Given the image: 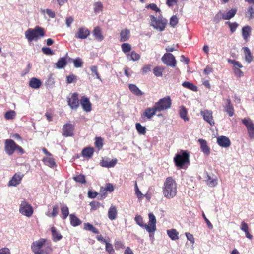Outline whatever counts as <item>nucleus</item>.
<instances>
[{
    "instance_id": "1",
    "label": "nucleus",
    "mask_w": 254,
    "mask_h": 254,
    "mask_svg": "<svg viewBox=\"0 0 254 254\" xmlns=\"http://www.w3.org/2000/svg\"><path fill=\"white\" fill-rule=\"evenodd\" d=\"M163 193L165 197L171 199L177 193V184L171 177H168L164 183Z\"/></svg>"
},
{
    "instance_id": "2",
    "label": "nucleus",
    "mask_w": 254,
    "mask_h": 254,
    "mask_svg": "<svg viewBox=\"0 0 254 254\" xmlns=\"http://www.w3.org/2000/svg\"><path fill=\"white\" fill-rule=\"evenodd\" d=\"M45 34L44 28L39 26L34 28L28 29L25 32V36L29 42L37 41L39 39L44 36Z\"/></svg>"
},
{
    "instance_id": "3",
    "label": "nucleus",
    "mask_w": 254,
    "mask_h": 254,
    "mask_svg": "<svg viewBox=\"0 0 254 254\" xmlns=\"http://www.w3.org/2000/svg\"><path fill=\"white\" fill-rule=\"evenodd\" d=\"M4 150L6 154L9 156L13 155L16 151L21 155L25 153L24 149L11 139L4 140Z\"/></svg>"
},
{
    "instance_id": "4",
    "label": "nucleus",
    "mask_w": 254,
    "mask_h": 254,
    "mask_svg": "<svg viewBox=\"0 0 254 254\" xmlns=\"http://www.w3.org/2000/svg\"><path fill=\"white\" fill-rule=\"evenodd\" d=\"M176 166L182 168L184 165L189 162V154L186 151H181L174 158Z\"/></svg>"
},
{
    "instance_id": "5",
    "label": "nucleus",
    "mask_w": 254,
    "mask_h": 254,
    "mask_svg": "<svg viewBox=\"0 0 254 254\" xmlns=\"http://www.w3.org/2000/svg\"><path fill=\"white\" fill-rule=\"evenodd\" d=\"M150 17L151 19L150 26L160 31H162L165 29L167 22L165 19L159 17L157 19L153 15H151Z\"/></svg>"
},
{
    "instance_id": "6",
    "label": "nucleus",
    "mask_w": 254,
    "mask_h": 254,
    "mask_svg": "<svg viewBox=\"0 0 254 254\" xmlns=\"http://www.w3.org/2000/svg\"><path fill=\"white\" fill-rule=\"evenodd\" d=\"M171 104L172 101L170 97L166 96L160 99L157 102L155 103L154 106L158 112H160L169 109Z\"/></svg>"
},
{
    "instance_id": "7",
    "label": "nucleus",
    "mask_w": 254,
    "mask_h": 254,
    "mask_svg": "<svg viewBox=\"0 0 254 254\" xmlns=\"http://www.w3.org/2000/svg\"><path fill=\"white\" fill-rule=\"evenodd\" d=\"M19 211L22 215L30 217L33 214V208L31 205L25 200L21 202Z\"/></svg>"
},
{
    "instance_id": "8",
    "label": "nucleus",
    "mask_w": 254,
    "mask_h": 254,
    "mask_svg": "<svg viewBox=\"0 0 254 254\" xmlns=\"http://www.w3.org/2000/svg\"><path fill=\"white\" fill-rule=\"evenodd\" d=\"M46 240L41 238L38 240L34 241L31 245V250L35 254H43L44 252L42 249L45 244Z\"/></svg>"
},
{
    "instance_id": "9",
    "label": "nucleus",
    "mask_w": 254,
    "mask_h": 254,
    "mask_svg": "<svg viewBox=\"0 0 254 254\" xmlns=\"http://www.w3.org/2000/svg\"><path fill=\"white\" fill-rule=\"evenodd\" d=\"M242 123L247 128L250 139L254 140V123L250 118H246L242 120Z\"/></svg>"
},
{
    "instance_id": "10",
    "label": "nucleus",
    "mask_w": 254,
    "mask_h": 254,
    "mask_svg": "<svg viewBox=\"0 0 254 254\" xmlns=\"http://www.w3.org/2000/svg\"><path fill=\"white\" fill-rule=\"evenodd\" d=\"M78 94L73 93L67 97L68 105L73 110H76L79 107Z\"/></svg>"
},
{
    "instance_id": "11",
    "label": "nucleus",
    "mask_w": 254,
    "mask_h": 254,
    "mask_svg": "<svg viewBox=\"0 0 254 254\" xmlns=\"http://www.w3.org/2000/svg\"><path fill=\"white\" fill-rule=\"evenodd\" d=\"M148 217V225L145 226V229L150 233L155 232L156 230V219L155 215L152 213H149Z\"/></svg>"
},
{
    "instance_id": "12",
    "label": "nucleus",
    "mask_w": 254,
    "mask_h": 254,
    "mask_svg": "<svg viewBox=\"0 0 254 254\" xmlns=\"http://www.w3.org/2000/svg\"><path fill=\"white\" fill-rule=\"evenodd\" d=\"M162 62L167 65L174 67L176 65V60L171 53H166L162 57Z\"/></svg>"
},
{
    "instance_id": "13",
    "label": "nucleus",
    "mask_w": 254,
    "mask_h": 254,
    "mask_svg": "<svg viewBox=\"0 0 254 254\" xmlns=\"http://www.w3.org/2000/svg\"><path fill=\"white\" fill-rule=\"evenodd\" d=\"M200 114L203 117V119L211 126L214 125L215 122L212 116V112L211 110L207 109L201 110Z\"/></svg>"
},
{
    "instance_id": "14",
    "label": "nucleus",
    "mask_w": 254,
    "mask_h": 254,
    "mask_svg": "<svg viewBox=\"0 0 254 254\" xmlns=\"http://www.w3.org/2000/svg\"><path fill=\"white\" fill-rule=\"evenodd\" d=\"M74 129V126L71 124H65L62 128L63 135L68 137L73 135V131Z\"/></svg>"
},
{
    "instance_id": "15",
    "label": "nucleus",
    "mask_w": 254,
    "mask_h": 254,
    "mask_svg": "<svg viewBox=\"0 0 254 254\" xmlns=\"http://www.w3.org/2000/svg\"><path fill=\"white\" fill-rule=\"evenodd\" d=\"M24 175L21 173H15L8 182V186H16L19 185Z\"/></svg>"
},
{
    "instance_id": "16",
    "label": "nucleus",
    "mask_w": 254,
    "mask_h": 254,
    "mask_svg": "<svg viewBox=\"0 0 254 254\" xmlns=\"http://www.w3.org/2000/svg\"><path fill=\"white\" fill-rule=\"evenodd\" d=\"M80 104L84 111L87 112L91 111V103L87 97L82 96L80 99Z\"/></svg>"
},
{
    "instance_id": "17",
    "label": "nucleus",
    "mask_w": 254,
    "mask_h": 254,
    "mask_svg": "<svg viewBox=\"0 0 254 254\" xmlns=\"http://www.w3.org/2000/svg\"><path fill=\"white\" fill-rule=\"evenodd\" d=\"M90 34V31L84 27L79 29L78 31L75 34V37L77 39H86Z\"/></svg>"
},
{
    "instance_id": "18",
    "label": "nucleus",
    "mask_w": 254,
    "mask_h": 254,
    "mask_svg": "<svg viewBox=\"0 0 254 254\" xmlns=\"http://www.w3.org/2000/svg\"><path fill=\"white\" fill-rule=\"evenodd\" d=\"M217 143L222 147H228L230 146L231 143L230 139L226 136H220L217 138Z\"/></svg>"
},
{
    "instance_id": "19",
    "label": "nucleus",
    "mask_w": 254,
    "mask_h": 254,
    "mask_svg": "<svg viewBox=\"0 0 254 254\" xmlns=\"http://www.w3.org/2000/svg\"><path fill=\"white\" fill-rule=\"evenodd\" d=\"M198 142L199 143L201 149L204 154L208 156L210 154V148L207 145L206 141L203 139H199Z\"/></svg>"
},
{
    "instance_id": "20",
    "label": "nucleus",
    "mask_w": 254,
    "mask_h": 254,
    "mask_svg": "<svg viewBox=\"0 0 254 254\" xmlns=\"http://www.w3.org/2000/svg\"><path fill=\"white\" fill-rule=\"evenodd\" d=\"M158 112L155 106L154 105L152 108H148L144 111L142 117L145 116L148 119L151 118L154 115L156 114V113Z\"/></svg>"
},
{
    "instance_id": "21",
    "label": "nucleus",
    "mask_w": 254,
    "mask_h": 254,
    "mask_svg": "<svg viewBox=\"0 0 254 254\" xmlns=\"http://www.w3.org/2000/svg\"><path fill=\"white\" fill-rule=\"evenodd\" d=\"M67 62L66 57H61L55 65L57 68L62 69L67 65Z\"/></svg>"
},
{
    "instance_id": "22",
    "label": "nucleus",
    "mask_w": 254,
    "mask_h": 254,
    "mask_svg": "<svg viewBox=\"0 0 254 254\" xmlns=\"http://www.w3.org/2000/svg\"><path fill=\"white\" fill-rule=\"evenodd\" d=\"M93 35L95 39L98 41H101L104 39V36L102 35L101 28L97 26L96 27L93 31Z\"/></svg>"
},
{
    "instance_id": "23",
    "label": "nucleus",
    "mask_w": 254,
    "mask_h": 254,
    "mask_svg": "<svg viewBox=\"0 0 254 254\" xmlns=\"http://www.w3.org/2000/svg\"><path fill=\"white\" fill-rule=\"evenodd\" d=\"M117 210L115 206L112 205L108 211V218L111 220H115L117 218Z\"/></svg>"
},
{
    "instance_id": "24",
    "label": "nucleus",
    "mask_w": 254,
    "mask_h": 254,
    "mask_svg": "<svg viewBox=\"0 0 254 254\" xmlns=\"http://www.w3.org/2000/svg\"><path fill=\"white\" fill-rule=\"evenodd\" d=\"M45 165L50 168H54L57 166L55 159L51 156L46 157L43 159Z\"/></svg>"
},
{
    "instance_id": "25",
    "label": "nucleus",
    "mask_w": 254,
    "mask_h": 254,
    "mask_svg": "<svg viewBox=\"0 0 254 254\" xmlns=\"http://www.w3.org/2000/svg\"><path fill=\"white\" fill-rule=\"evenodd\" d=\"M41 84L40 80L35 77L32 78L29 81V86L32 88L38 89L40 88Z\"/></svg>"
},
{
    "instance_id": "26",
    "label": "nucleus",
    "mask_w": 254,
    "mask_h": 254,
    "mask_svg": "<svg viewBox=\"0 0 254 254\" xmlns=\"http://www.w3.org/2000/svg\"><path fill=\"white\" fill-rule=\"evenodd\" d=\"M120 41L125 42L127 41L130 37V31L127 29L122 30L120 32Z\"/></svg>"
},
{
    "instance_id": "27",
    "label": "nucleus",
    "mask_w": 254,
    "mask_h": 254,
    "mask_svg": "<svg viewBox=\"0 0 254 254\" xmlns=\"http://www.w3.org/2000/svg\"><path fill=\"white\" fill-rule=\"evenodd\" d=\"M117 159H113L111 161L102 160L101 162V165L104 167L110 168L114 167L117 163Z\"/></svg>"
},
{
    "instance_id": "28",
    "label": "nucleus",
    "mask_w": 254,
    "mask_h": 254,
    "mask_svg": "<svg viewBox=\"0 0 254 254\" xmlns=\"http://www.w3.org/2000/svg\"><path fill=\"white\" fill-rule=\"evenodd\" d=\"M128 87L131 92L136 96H139L143 94V93L135 84H130Z\"/></svg>"
},
{
    "instance_id": "29",
    "label": "nucleus",
    "mask_w": 254,
    "mask_h": 254,
    "mask_svg": "<svg viewBox=\"0 0 254 254\" xmlns=\"http://www.w3.org/2000/svg\"><path fill=\"white\" fill-rule=\"evenodd\" d=\"M225 110L230 117L233 116L234 108L229 99H227V104L225 106Z\"/></svg>"
},
{
    "instance_id": "30",
    "label": "nucleus",
    "mask_w": 254,
    "mask_h": 254,
    "mask_svg": "<svg viewBox=\"0 0 254 254\" xmlns=\"http://www.w3.org/2000/svg\"><path fill=\"white\" fill-rule=\"evenodd\" d=\"M51 232L53 237V240L55 242H57L58 241L62 239L63 236L62 235L57 231L56 229L54 227H52L51 228Z\"/></svg>"
},
{
    "instance_id": "31",
    "label": "nucleus",
    "mask_w": 254,
    "mask_h": 254,
    "mask_svg": "<svg viewBox=\"0 0 254 254\" xmlns=\"http://www.w3.org/2000/svg\"><path fill=\"white\" fill-rule=\"evenodd\" d=\"M237 12V9H231L229 10L227 13L223 14L222 17L224 20H229L233 18Z\"/></svg>"
},
{
    "instance_id": "32",
    "label": "nucleus",
    "mask_w": 254,
    "mask_h": 254,
    "mask_svg": "<svg viewBox=\"0 0 254 254\" xmlns=\"http://www.w3.org/2000/svg\"><path fill=\"white\" fill-rule=\"evenodd\" d=\"M70 224L74 227L77 226L81 224V221L77 218L74 214L69 215Z\"/></svg>"
},
{
    "instance_id": "33",
    "label": "nucleus",
    "mask_w": 254,
    "mask_h": 254,
    "mask_svg": "<svg viewBox=\"0 0 254 254\" xmlns=\"http://www.w3.org/2000/svg\"><path fill=\"white\" fill-rule=\"evenodd\" d=\"M245 54V60L250 63L253 60V56H252L251 51L248 47H244L243 48Z\"/></svg>"
},
{
    "instance_id": "34",
    "label": "nucleus",
    "mask_w": 254,
    "mask_h": 254,
    "mask_svg": "<svg viewBox=\"0 0 254 254\" xmlns=\"http://www.w3.org/2000/svg\"><path fill=\"white\" fill-rule=\"evenodd\" d=\"M167 234L169 237L173 240H176L179 239V233L176 229H172L167 230Z\"/></svg>"
},
{
    "instance_id": "35",
    "label": "nucleus",
    "mask_w": 254,
    "mask_h": 254,
    "mask_svg": "<svg viewBox=\"0 0 254 254\" xmlns=\"http://www.w3.org/2000/svg\"><path fill=\"white\" fill-rule=\"evenodd\" d=\"M251 31V28L249 26H244L242 28V36L245 40H247V39L250 37Z\"/></svg>"
},
{
    "instance_id": "36",
    "label": "nucleus",
    "mask_w": 254,
    "mask_h": 254,
    "mask_svg": "<svg viewBox=\"0 0 254 254\" xmlns=\"http://www.w3.org/2000/svg\"><path fill=\"white\" fill-rule=\"evenodd\" d=\"M61 210L62 212V218L63 219H65L69 215V209L66 205H61Z\"/></svg>"
},
{
    "instance_id": "37",
    "label": "nucleus",
    "mask_w": 254,
    "mask_h": 254,
    "mask_svg": "<svg viewBox=\"0 0 254 254\" xmlns=\"http://www.w3.org/2000/svg\"><path fill=\"white\" fill-rule=\"evenodd\" d=\"M84 229L86 230L90 231L95 234H99V231L89 223L84 224Z\"/></svg>"
},
{
    "instance_id": "38",
    "label": "nucleus",
    "mask_w": 254,
    "mask_h": 254,
    "mask_svg": "<svg viewBox=\"0 0 254 254\" xmlns=\"http://www.w3.org/2000/svg\"><path fill=\"white\" fill-rule=\"evenodd\" d=\"M93 152L94 150L92 148L87 147L83 149L82 154L83 156L90 158L93 155Z\"/></svg>"
},
{
    "instance_id": "39",
    "label": "nucleus",
    "mask_w": 254,
    "mask_h": 254,
    "mask_svg": "<svg viewBox=\"0 0 254 254\" xmlns=\"http://www.w3.org/2000/svg\"><path fill=\"white\" fill-rule=\"evenodd\" d=\"M179 114L180 117L184 119L185 121H187L189 120L188 117H187V111L186 108L184 106H181L179 110Z\"/></svg>"
},
{
    "instance_id": "40",
    "label": "nucleus",
    "mask_w": 254,
    "mask_h": 254,
    "mask_svg": "<svg viewBox=\"0 0 254 254\" xmlns=\"http://www.w3.org/2000/svg\"><path fill=\"white\" fill-rule=\"evenodd\" d=\"M182 85L183 87H184L186 88L189 89L190 90H191L192 91H197V87L196 86L194 85V84H193L192 83L189 82L188 81L184 82L182 83Z\"/></svg>"
},
{
    "instance_id": "41",
    "label": "nucleus",
    "mask_w": 254,
    "mask_h": 254,
    "mask_svg": "<svg viewBox=\"0 0 254 254\" xmlns=\"http://www.w3.org/2000/svg\"><path fill=\"white\" fill-rule=\"evenodd\" d=\"M135 127L140 134L144 135L146 132V128L145 127L142 126L140 123H137L135 124Z\"/></svg>"
},
{
    "instance_id": "42",
    "label": "nucleus",
    "mask_w": 254,
    "mask_h": 254,
    "mask_svg": "<svg viewBox=\"0 0 254 254\" xmlns=\"http://www.w3.org/2000/svg\"><path fill=\"white\" fill-rule=\"evenodd\" d=\"M246 16L249 19L254 18V6H250L246 12Z\"/></svg>"
},
{
    "instance_id": "43",
    "label": "nucleus",
    "mask_w": 254,
    "mask_h": 254,
    "mask_svg": "<svg viewBox=\"0 0 254 254\" xmlns=\"http://www.w3.org/2000/svg\"><path fill=\"white\" fill-rule=\"evenodd\" d=\"M92 72V75H95L97 79L102 81V79L98 71V67L96 66H92L90 67Z\"/></svg>"
},
{
    "instance_id": "44",
    "label": "nucleus",
    "mask_w": 254,
    "mask_h": 254,
    "mask_svg": "<svg viewBox=\"0 0 254 254\" xmlns=\"http://www.w3.org/2000/svg\"><path fill=\"white\" fill-rule=\"evenodd\" d=\"M164 70V68L162 66L155 67L153 69V73L157 77L162 76V72Z\"/></svg>"
},
{
    "instance_id": "45",
    "label": "nucleus",
    "mask_w": 254,
    "mask_h": 254,
    "mask_svg": "<svg viewBox=\"0 0 254 254\" xmlns=\"http://www.w3.org/2000/svg\"><path fill=\"white\" fill-rule=\"evenodd\" d=\"M73 179L76 182L81 184H84L86 183L85 177L84 175L82 174H80L74 177Z\"/></svg>"
},
{
    "instance_id": "46",
    "label": "nucleus",
    "mask_w": 254,
    "mask_h": 254,
    "mask_svg": "<svg viewBox=\"0 0 254 254\" xmlns=\"http://www.w3.org/2000/svg\"><path fill=\"white\" fill-rule=\"evenodd\" d=\"M16 116V112L13 110H10L5 113L4 117L7 120H12Z\"/></svg>"
},
{
    "instance_id": "47",
    "label": "nucleus",
    "mask_w": 254,
    "mask_h": 254,
    "mask_svg": "<svg viewBox=\"0 0 254 254\" xmlns=\"http://www.w3.org/2000/svg\"><path fill=\"white\" fill-rule=\"evenodd\" d=\"M136 223L140 227L145 228V226L147 224H143V218L140 215H136L134 218Z\"/></svg>"
},
{
    "instance_id": "48",
    "label": "nucleus",
    "mask_w": 254,
    "mask_h": 254,
    "mask_svg": "<svg viewBox=\"0 0 254 254\" xmlns=\"http://www.w3.org/2000/svg\"><path fill=\"white\" fill-rule=\"evenodd\" d=\"M74 66L76 68L81 67L83 65V62L81 59L80 58H77L73 60Z\"/></svg>"
},
{
    "instance_id": "49",
    "label": "nucleus",
    "mask_w": 254,
    "mask_h": 254,
    "mask_svg": "<svg viewBox=\"0 0 254 254\" xmlns=\"http://www.w3.org/2000/svg\"><path fill=\"white\" fill-rule=\"evenodd\" d=\"M77 81V77L76 75L71 74L66 77V82L68 84H71L76 82Z\"/></svg>"
},
{
    "instance_id": "50",
    "label": "nucleus",
    "mask_w": 254,
    "mask_h": 254,
    "mask_svg": "<svg viewBox=\"0 0 254 254\" xmlns=\"http://www.w3.org/2000/svg\"><path fill=\"white\" fill-rule=\"evenodd\" d=\"M121 48L124 53H127L130 51L131 49V45L127 43H124L122 44Z\"/></svg>"
},
{
    "instance_id": "51",
    "label": "nucleus",
    "mask_w": 254,
    "mask_h": 254,
    "mask_svg": "<svg viewBox=\"0 0 254 254\" xmlns=\"http://www.w3.org/2000/svg\"><path fill=\"white\" fill-rule=\"evenodd\" d=\"M103 139L100 137L95 138V145L99 149L102 148L103 145Z\"/></svg>"
},
{
    "instance_id": "52",
    "label": "nucleus",
    "mask_w": 254,
    "mask_h": 254,
    "mask_svg": "<svg viewBox=\"0 0 254 254\" xmlns=\"http://www.w3.org/2000/svg\"><path fill=\"white\" fill-rule=\"evenodd\" d=\"M129 57L130 58V60L133 61H138L140 58V55L134 51H132L130 55H128L127 58H128Z\"/></svg>"
},
{
    "instance_id": "53",
    "label": "nucleus",
    "mask_w": 254,
    "mask_h": 254,
    "mask_svg": "<svg viewBox=\"0 0 254 254\" xmlns=\"http://www.w3.org/2000/svg\"><path fill=\"white\" fill-rule=\"evenodd\" d=\"M89 205L91 206V210L92 211L97 210L101 206L100 202L95 201L91 202Z\"/></svg>"
},
{
    "instance_id": "54",
    "label": "nucleus",
    "mask_w": 254,
    "mask_h": 254,
    "mask_svg": "<svg viewBox=\"0 0 254 254\" xmlns=\"http://www.w3.org/2000/svg\"><path fill=\"white\" fill-rule=\"evenodd\" d=\"M41 12L43 14H44L46 12L49 17L51 18L55 17V12L51 9H46V10H41Z\"/></svg>"
},
{
    "instance_id": "55",
    "label": "nucleus",
    "mask_w": 254,
    "mask_h": 254,
    "mask_svg": "<svg viewBox=\"0 0 254 254\" xmlns=\"http://www.w3.org/2000/svg\"><path fill=\"white\" fill-rule=\"evenodd\" d=\"M226 23L229 26L231 33H234L236 31L237 28L238 26V24L236 22L231 23L228 21Z\"/></svg>"
},
{
    "instance_id": "56",
    "label": "nucleus",
    "mask_w": 254,
    "mask_h": 254,
    "mask_svg": "<svg viewBox=\"0 0 254 254\" xmlns=\"http://www.w3.org/2000/svg\"><path fill=\"white\" fill-rule=\"evenodd\" d=\"M135 193L139 199H141L144 196L138 187L136 181L135 182Z\"/></svg>"
},
{
    "instance_id": "57",
    "label": "nucleus",
    "mask_w": 254,
    "mask_h": 254,
    "mask_svg": "<svg viewBox=\"0 0 254 254\" xmlns=\"http://www.w3.org/2000/svg\"><path fill=\"white\" fill-rule=\"evenodd\" d=\"M106 251L109 254H113L115 253L113 247V245L107 242L106 244Z\"/></svg>"
},
{
    "instance_id": "58",
    "label": "nucleus",
    "mask_w": 254,
    "mask_h": 254,
    "mask_svg": "<svg viewBox=\"0 0 254 254\" xmlns=\"http://www.w3.org/2000/svg\"><path fill=\"white\" fill-rule=\"evenodd\" d=\"M94 11L96 13L101 11L103 8V5L101 2H97L94 4Z\"/></svg>"
},
{
    "instance_id": "59",
    "label": "nucleus",
    "mask_w": 254,
    "mask_h": 254,
    "mask_svg": "<svg viewBox=\"0 0 254 254\" xmlns=\"http://www.w3.org/2000/svg\"><path fill=\"white\" fill-rule=\"evenodd\" d=\"M207 184L210 187H214L217 185V180L215 179H212L209 176H208Z\"/></svg>"
},
{
    "instance_id": "60",
    "label": "nucleus",
    "mask_w": 254,
    "mask_h": 254,
    "mask_svg": "<svg viewBox=\"0 0 254 254\" xmlns=\"http://www.w3.org/2000/svg\"><path fill=\"white\" fill-rule=\"evenodd\" d=\"M178 23V19L176 16L171 17L170 20V25L173 27L175 26Z\"/></svg>"
},
{
    "instance_id": "61",
    "label": "nucleus",
    "mask_w": 254,
    "mask_h": 254,
    "mask_svg": "<svg viewBox=\"0 0 254 254\" xmlns=\"http://www.w3.org/2000/svg\"><path fill=\"white\" fill-rule=\"evenodd\" d=\"M42 51L44 54L47 55H53L54 54L53 51L48 47H43L42 48Z\"/></svg>"
},
{
    "instance_id": "62",
    "label": "nucleus",
    "mask_w": 254,
    "mask_h": 254,
    "mask_svg": "<svg viewBox=\"0 0 254 254\" xmlns=\"http://www.w3.org/2000/svg\"><path fill=\"white\" fill-rule=\"evenodd\" d=\"M185 235L187 239L190 241L191 244H193L194 243V238L191 234L189 232H186L185 233Z\"/></svg>"
},
{
    "instance_id": "63",
    "label": "nucleus",
    "mask_w": 254,
    "mask_h": 254,
    "mask_svg": "<svg viewBox=\"0 0 254 254\" xmlns=\"http://www.w3.org/2000/svg\"><path fill=\"white\" fill-rule=\"evenodd\" d=\"M147 7L150 8L152 10L156 11V12L160 13L161 12L160 9L154 3H151V4H149L147 6Z\"/></svg>"
},
{
    "instance_id": "64",
    "label": "nucleus",
    "mask_w": 254,
    "mask_h": 254,
    "mask_svg": "<svg viewBox=\"0 0 254 254\" xmlns=\"http://www.w3.org/2000/svg\"><path fill=\"white\" fill-rule=\"evenodd\" d=\"M59 207L57 205H55L53 206V211L51 213L52 217H55L58 214Z\"/></svg>"
}]
</instances>
